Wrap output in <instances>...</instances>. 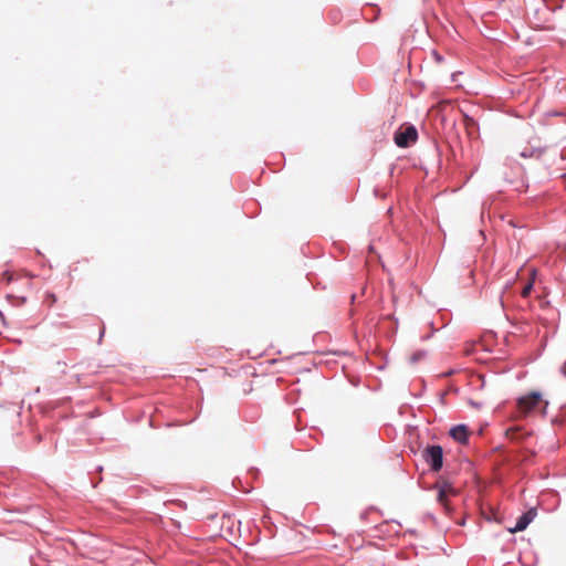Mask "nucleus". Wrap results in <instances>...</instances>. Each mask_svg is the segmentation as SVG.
<instances>
[{
	"instance_id": "nucleus-1",
	"label": "nucleus",
	"mask_w": 566,
	"mask_h": 566,
	"mask_svg": "<svg viewBox=\"0 0 566 566\" xmlns=\"http://www.w3.org/2000/svg\"><path fill=\"white\" fill-rule=\"evenodd\" d=\"M517 406L523 412H532L537 409H542V412H546L548 401L543 399L541 391H532L517 399Z\"/></svg>"
},
{
	"instance_id": "nucleus-8",
	"label": "nucleus",
	"mask_w": 566,
	"mask_h": 566,
	"mask_svg": "<svg viewBox=\"0 0 566 566\" xmlns=\"http://www.w3.org/2000/svg\"><path fill=\"white\" fill-rule=\"evenodd\" d=\"M426 356H427V352L423 349H419V350H416L415 353H412L409 360L411 364H417V363L421 361L422 359H424Z\"/></svg>"
},
{
	"instance_id": "nucleus-12",
	"label": "nucleus",
	"mask_w": 566,
	"mask_h": 566,
	"mask_svg": "<svg viewBox=\"0 0 566 566\" xmlns=\"http://www.w3.org/2000/svg\"><path fill=\"white\" fill-rule=\"evenodd\" d=\"M103 335H104V329L99 334V339L103 337Z\"/></svg>"
},
{
	"instance_id": "nucleus-3",
	"label": "nucleus",
	"mask_w": 566,
	"mask_h": 566,
	"mask_svg": "<svg viewBox=\"0 0 566 566\" xmlns=\"http://www.w3.org/2000/svg\"><path fill=\"white\" fill-rule=\"evenodd\" d=\"M418 138L417 128L413 125H409L403 129H398L395 133V143L398 147L406 148L415 143Z\"/></svg>"
},
{
	"instance_id": "nucleus-5",
	"label": "nucleus",
	"mask_w": 566,
	"mask_h": 566,
	"mask_svg": "<svg viewBox=\"0 0 566 566\" xmlns=\"http://www.w3.org/2000/svg\"><path fill=\"white\" fill-rule=\"evenodd\" d=\"M433 489L438 490L437 501L440 505L444 507V510L448 512L450 510L449 504L447 502V493H454V489L452 485L448 482H443L442 484L437 483L434 484Z\"/></svg>"
},
{
	"instance_id": "nucleus-6",
	"label": "nucleus",
	"mask_w": 566,
	"mask_h": 566,
	"mask_svg": "<svg viewBox=\"0 0 566 566\" xmlns=\"http://www.w3.org/2000/svg\"><path fill=\"white\" fill-rule=\"evenodd\" d=\"M469 427L464 423L455 424L451 427L449 434L450 437L461 444H465L469 440Z\"/></svg>"
},
{
	"instance_id": "nucleus-7",
	"label": "nucleus",
	"mask_w": 566,
	"mask_h": 566,
	"mask_svg": "<svg viewBox=\"0 0 566 566\" xmlns=\"http://www.w3.org/2000/svg\"><path fill=\"white\" fill-rule=\"evenodd\" d=\"M544 153H545V148L530 147V148L523 149L520 153V156L522 158H536V159H539L543 156Z\"/></svg>"
},
{
	"instance_id": "nucleus-4",
	"label": "nucleus",
	"mask_w": 566,
	"mask_h": 566,
	"mask_svg": "<svg viewBox=\"0 0 566 566\" xmlns=\"http://www.w3.org/2000/svg\"><path fill=\"white\" fill-rule=\"evenodd\" d=\"M537 512L536 509H530L528 511L524 512L515 522V525L513 527H510L509 531L511 533H517L524 531L535 518Z\"/></svg>"
},
{
	"instance_id": "nucleus-11",
	"label": "nucleus",
	"mask_w": 566,
	"mask_h": 566,
	"mask_svg": "<svg viewBox=\"0 0 566 566\" xmlns=\"http://www.w3.org/2000/svg\"><path fill=\"white\" fill-rule=\"evenodd\" d=\"M559 115H562V113H559V112H547L546 113V116H559Z\"/></svg>"
},
{
	"instance_id": "nucleus-9",
	"label": "nucleus",
	"mask_w": 566,
	"mask_h": 566,
	"mask_svg": "<svg viewBox=\"0 0 566 566\" xmlns=\"http://www.w3.org/2000/svg\"><path fill=\"white\" fill-rule=\"evenodd\" d=\"M532 289H533V283L528 282L527 284L524 285V287H523V290L521 292V295L523 297H527L530 295Z\"/></svg>"
},
{
	"instance_id": "nucleus-2",
	"label": "nucleus",
	"mask_w": 566,
	"mask_h": 566,
	"mask_svg": "<svg viewBox=\"0 0 566 566\" xmlns=\"http://www.w3.org/2000/svg\"><path fill=\"white\" fill-rule=\"evenodd\" d=\"M422 459L432 472H439L443 467V449L440 444H430L422 451Z\"/></svg>"
},
{
	"instance_id": "nucleus-10",
	"label": "nucleus",
	"mask_w": 566,
	"mask_h": 566,
	"mask_svg": "<svg viewBox=\"0 0 566 566\" xmlns=\"http://www.w3.org/2000/svg\"><path fill=\"white\" fill-rule=\"evenodd\" d=\"M433 55L438 62L442 61V56L437 51H433Z\"/></svg>"
}]
</instances>
